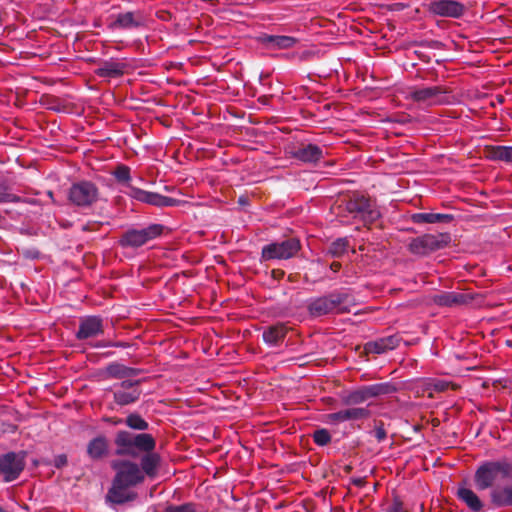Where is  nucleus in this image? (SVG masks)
<instances>
[{"instance_id":"nucleus-1","label":"nucleus","mask_w":512,"mask_h":512,"mask_svg":"<svg viewBox=\"0 0 512 512\" xmlns=\"http://www.w3.org/2000/svg\"><path fill=\"white\" fill-rule=\"evenodd\" d=\"M114 443L115 454L136 458L140 453H145L141 458V470L149 477H154L160 464V455L153 452L156 446L155 439L147 433L133 434L122 430L116 434Z\"/></svg>"},{"instance_id":"nucleus-2","label":"nucleus","mask_w":512,"mask_h":512,"mask_svg":"<svg viewBox=\"0 0 512 512\" xmlns=\"http://www.w3.org/2000/svg\"><path fill=\"white\" fill-rule=\"evenodd\" d=\"M503 478L512 477V462L506 459L488 461L480 465L474 475V481L478 490H485L492 487L498 476Z\"/></svg>"},{"instance_id":"nucleus-3","label":"nucleus","mask_w":512,"mask_h":512,"mask_svg":"<svg viewBox=\"0 0 512 512\" xmlns=\"http://www.w3.org/2000/svg\"><path fill=\"white\" fill-rule=\"evenodd\" d=\"M349 298L347 293L333 292L311 300L308 304V311L314 317L329 314L336 309L338 313L350 312V309L345 305Z\"/></svg>"},{"instance_id":"nucleus-4","label":"nucleus","mask_w":512,"mask_h":512,"mask_svg":"<svg viewBox=\"0 0 512 512\" xmlns=\"http://www.w3.org/2000/svg\"><path fill=\"white\" fill-rule=\"evenodd\" d=\"M345 210L354 218H359L364 223H372L380 217V212L375 203L363 194L353 193L345 201Z\"/></svg>"},{"instance_id":"nucleus-5","label":"nucleus","mask_w":512,"mask_h":512,"mask_svg":"<svg viewBox=\"0 0 512 512\" xmlns=\"http://www.w3.org/2000/svg\"><path fill=\"white\" fill-rule=\"evenodd\" d=\"M451 241L450 234H424L416 237L409 243V251L415 255L424 256L431 252L443 249Z\"/></svg>"},{"instance_id":"nucleus-6","label":"nucleus","mask_w":512,"mask_h":512,"mask_svg":"<svg viewBox=\"0 0 512 512\" xmlns=\"http://www.w3.org/2000/svg\"><path fill=\"white\" fill-rule=\"evenodd\" d=\"M301 249L297 238H289L281 242H273L262 248L261 260H287L294 257Z\"/></svg>"},{"instance_id":"nucleus-7","label":"nucleus","mask_w":512,"mask_h":512,"mask_svg":"<svg viewBox=\"0 0 512 512\" xmlns=\"http://www.w3.org/2000/svg\"><path fill=\"white\" fill-rule=\"evenodd\" d=\"M112 468L116 471L113 480L117 484L127 487L135 486L144 480V474L138 464L127 460H114L111 463Z\"/></svg>"},{"instance_id":"nucleus-8","label":"nucleus","mask_w":512,"mask_h":512,"mask_svg":"<svg viewBox=\"0 0 512 512\" xmlns=\"http://www.w3.org/2000/svg\"><path fill=\"white\" fill-rule=\"evenodd\" d=\"M162 231L163 226L160 224H152L143 229H131L121 236L119 244L122 247L137 248L161 235Z\"/></svg>"},{"instance_id":"nucleus-9","label":"nucleus","mask_w":512,"mask_h":512,"mask_svg":"<svg viewBox=\"0 0 512 512\" xmlns=\"http://www.w3.org/2000/svg\"><path fill=\"white\" fill-rule=\"evenodd\" d=\"M98 188L89 181L75 183L69 189V200L76 206L88 207L98 199Z\"/></svg>"},{"instance_id":"nucleus-10","label":"nucleus","mask_w":512,"mask_h":512,"mask_svg":"<svg viewBox=\"0 0 512 512\" xmlns=\"http://www.w3.org/2000/svg\"><path fill=\"white\" fill-rule=\"evenodd\" d=\"M25 466L24 456L9 452L0 456V477L5 482L17 479Z\"/></svg>"},{"instance_id":"nucleus-11","label":"nucleus","mask_w":512,"mask_h":512,"mask_svg":"<svg viewBox=\"0 0 512 512\" xmlns=\"http://www.w3.org/2000/svg\"><path fill=\"white\" fill-rule=\"evenodd\" d=\"M140 382V380H124L115 385L113 391L115 403L119 406H126L138 401L142 394L138 387Z\"/></svg>"},{"instance_id":"nucleus-12","label":"nucleus","mask_w":512,"mask_h":512,"mask_svg":"<svg viewBox=\"0 0 512 512\" xmlns=\"http://www.w3.org/2000/svg\"><path fill=\"white\" fill-rule=\"evenodd\" d=\"M446 93V88L442 86L423 87L412 89L407 98L427 106H433L443 103L442 96Z\"/></svg>"},{"instance_id":"nucleus-13","label":"nucleus","mask_w":512,"mask_h":512,"mask_svg":"<svg viewBox=\"0 0 512 512\" xmlns=\"http://www.w3.org/2000/svg\"><path fill=\"white\" fill-rule=\"evenodd\" d=\"M128 194L132 198H134L140 202L154 205L157 207L176 206L179 204V200H177V199L166 197V196L160 195L158 193H154V192L144 191L142 189L132 187V186H129Z\"/></svg>"},{"instance_id":"nucleus-14","label":"nucleus","mask_w":512,"mask_h":512,"mask_svg":"<svg viewBox=\"0 0 512 512\" xmlns=\"http://www.w3.org/2000/svg\"><path fill=\"white\" fill-rule=\"evenodd\" d=\"M464 10V5L455 0H435L429 4V11L442 17L459 18Z\"/></svg>"},{"instance_id":"nucleus-15","label":"nucleus","mask_w":512,"mask_h":512,"mask_svg":"<svg viewBox=\"0 0 512 512\" xmlns=\"http://www.w3.org/2000/svg\"><path fill=\"white\" fill-rule=\"evenodd\" d=\"M489 498L490 503L496 508L512 507V482L493 487Z\"/></svg>"},{"instance_id":"nucleus-16","label":"nucleus","mask_w":512,"mask_h":512,"mask_svg":"<svg viewBox=\"0 0 512 512\" xmlns=\"http://www.w3.org/2000/svg\"><path fill=\"white\" fill-rule=\"evenodd\" d=\"M125 485L117 484V481L113 480L112 487L109 489L106 500L111 504H124L136 499L137 494L135 492H128Z\"/></svg>"},{"instance_id":"nucleus-17","label":"nucleus","mask_w":512,"mask_h":512,"mask_svg":"<svg viewBox=\"0 0 512 512\" xmlns=\"http://www.w3.org/2000/svg\"><path fill=\"white\" fill-rule=\"evenodd\" d=\"M102 332V320L98 317L91 316L81 321L76 336L78 339L83 340L94 337Z\"/></svg>"},{"instance_id":"nucleus-18","label":"nucleus","mask_w":512,"mask_h":512,"mask_svg":"<svg viewBox=\"0 0 512 512\" xmlns=\"http://www.w3.org/2000/svg\"><path fill=\"white\" fill-rule=\"evenodd\" d=\"M400 343V337L398 335H390L387 337L380 338L376 341L368 342L365 345V350L368 353L381 354L388 350L396 348Z\"/></svg>"},{"instance_id":"nucleus-19","label":"nucleus","mask_w":512,"mask_h":512,"mask_svg":"<svg viewBox=\"0 0 512 512\" xmlns=\"http://www.w3.org/2000/svg\"><path fill=\"white\" fill-rule=\"evenodd\" d=\"M293 156L306 163H315L323 157L322 149L314 144H307L299 146L293 151Z\"/></svg>"},{"instance_id":"nucleus-20","label":"nucleus","mask_w":512,"mask_h":512,"mask_svg":"<svg viewBox=\"0 0 512 512\" xmlns=\"http://www.w3.org/2000/svg\"><path fill=\"white\" fill-rule=\"evenodd\" d=\"M472 298L467 294L443 292L433 296V302L439 306H458L468 303Z\"/></svg>"},{"instance_id":"nucleus-21","label":"nucleus","mask_w":512,"mask_h":512,"mask_svg":"<svg viewBox=\"0 0 512 512\" xmlns=\"http://www.w3.org/2000/svg\"><path fill=\"white\" fill-rule=\"evenodd\" d=\"M141 373V369L128 367L117 362L111 363L106 367L107 376L115 379H127L138 376Z\"/></svg>"},{"instance_id":"nucleus-22","label":"nucleus","mask_w":512,"mask_h":512,"mask_svg":"<svg viewBox=\"0 0 512 512\" xmlns=\"http://www.w3.org/2000/svg\"><path fill=\"white\" fill-rule=\"evenodd\" d=\"M125 68V63L106 61L96 69L95 73L100 77L115 78L123 75Z\"/></svg>"},{"instance_id":"nucleus-23","label":"nucleus","mask_w":512,"mask_h":512,"mask_svg":"<svg viewBox=\"0 0 512 512\" xmlns=\"http://www.w3.org/2000/svg\"><path fill=\"white\" fill-rule=\"evenodd\" d=\"M288 332V328L282 324L278 323L276 325H272L267 327L263 332V340L270 345H277L282 342Z\"/></svg>"},{"instance_id":"nucleus-24","label":"nucleus","mask_w":512,"mask_h":512,"mask_svg":"<svg viewBox=\"0 0 512 512\" xmlns=\"http://www.w3.org/2000/svg\"><path fill=\"white\" fill-rule=\"evenodd\" d=\"M457 495L471 511L482 512L484 504L473 490L469 488H459Z\"/></svg>"},{"instance_id":"nucleus-25","label":"nucleus","mask_w":512,"mask_h":512,"mask_svg":"<svg viewBox=\"0 0 512 512\" xmlns=\"http://www.w3.org/2000/svg\"><path fill=\"white\" fill-rule=\"evenodd\" d=\"M368 399H370V396L366 386H363L357 390L350 391L341 396V402L346 406L359 405Z\"/></svg>"},{"instance_id":"nucleus-26","label":"nucleus","mask_w":512,"mask_h":512,"mask_svg":"<svg viewBox=\"0 0 512 512\" xmlns=\"http://www.w3.org/2000/svg\"><path fill=\"white\" fill-rule=\"evenodd\" d=\"M141 24V18L134 12H126L117 15L116 20L111 24L112 28H132Z\"/></svg>"},{"instance_id":"nucleus-27","label":"nucleus","mask_w":512,"mask_h":512,"mask_svg":"<svg viewBox=\"0 0 512 512\" xmlns=\"http://www.w3.org/2000/svg\"><path fill=\"white\" fill-rule=\"evenodd\" d=\"M453 220L450 214L440 213H418L413 215V221L416 223H449Z\"/></svg>"},{"instance_id":"nucleus-28","label":"nucleus","mask_w":512,"mask_h":512,"mask_svg":"<svg viewBox=\"0 0 512 512\" xmlns=\"http://www.w3.org/2000/svg\"><path fill=\"white\" fill-rule=\"evenodd\" d=\"M87 452L93 459H99L107 452V442L104 437H97L89 442Z\"/></svg>"},{"instance_id":"nucleus-29","label":"nucleus","mask_w":512,"mask_h":512,"mask_svg":"<svg viewBox=\"0 0 512 512\" xmlns=\"http://www.w3.org/2000/svg\"><path fill=\"white\" fill-rule=\"evenodd\" d=\"M366 387L370 398L392 394L397 391V387L389 382L368 385Z\"/></svg>"},{"instance_id":"nucleus-30","label":"nucleus","mask_w":512,"mask_h":512,"mask_svg":"<svg viewBox=\"0 0 512 512\" xmlns=\"http://www.w3.org/2000/svg\"><path fill=\"white\" fill-rule=\"evenodd\" d=\"M264 42L272 43L279 49H288L295 45L296 39L290 36H266Z\"/></svg>"},{"instance_id":"nucleus-31","label":"nucleus","mask_w":512,"mask_h":512,"mask_svg":"<svg viewBox=\"0 0 512 512\" xmlns=\"http://www.w3.org/2000/svg\"><path fill=\"white\" fill-rule=\"evenodd\" d=\"M344 413L346 421L367 419L371 414L370 410L365 407H350L344 409Z\"/></svg>"},{"instance_id":"nucleus-32","label":"nucleus","mask_w":512,"mask_h":512,"mask_svg":"<svg viewBox=\"0 0 512 512\" xmlns=\"http://www.w3.org/2000/svg\"><path fill=\"white\" fill-rule=\"evenodd\" d=\"M490 157L494 160H500V161L512 163V147H509V146L493 147L490 151Z\"/></svg>"},{"instance_id":"nucleus-33","label":"nucleus","mask_w":512,"mask_h":512,"mask_svg":"<svg viewBox=\"0 0 512 512\" xmlns=\"http://www.w3.org/2000/svg\"><path fill=\"white\" fill-rule=\"evenodd\" d=\"M125 423L129 428L139 431L147 430L149 427L148 423L139 414L136 413L128 415Z\"/></svg>"},{"instance_id":"nucleus-34","label":"nucleus","mask_w":512,"mask_h":512,"mask_svg":"<svg viewBox=\"0 0 512 512\" xmlns=\"http://www.w3.org/2000/svg\"><path fill=\"white\" fill-rule=\"evenodd\" d=\"M348 248V241L344 238H339L332 242L328 248V253L333 257L342 256Z\"/></svg>"},{"instance_id":"nucleus-35","label":"nucleus","mask_w":512,"mask_h":512,"mask_svg":"<svg viewBox=\"0 0 512 512\" xmlns=\"http://www.w3.org/2000/svg\"><path fill=\"white\" fill-rule=\"evenodd\" d=\"M113 174L118 182L127 184L128 187L130 186L128 184V182L130 181V169L127 166H118Z\"/></svg>"},{"instance_id":"nucleus-36","label":"nucleus","mask_w":512,"mask_h":512,"mask_svg":"<svg viewBox=\"0 0 512 512\" xmlns=\"http://www.w3.org/2000/svg\"><path fill=\"white\" fill-rule=\"evenodd\" d=\"M20 198L9 192L6 185H0V203L19 202Z\"/></svg>"},{"instance_id":"nucleus-37","label":"nucleus","mask_w":512,"mask_h":512,"mask_svg":"<svg viewBox=\"0 0 512 512\" xmlns=\"http://www.w3.org/2000/svg\"><path fill=\"white\" fill-rule=\"evenodd\" d=\"M313 439L318 445H326L331 441V436L325 429L316 430L313 434Z\"/></svg>"},{"instance_id":"nucleus-38","label":"nucleus","mask_w":512,"mask_h":512,"mask_svg":"<svg viewBox=\"0 0 512 512\" xmlns=\"http://www.w3.org/2000/svg\"><path fill=\"white\" fill-rule=\"evenodd\" d=\"M448 387V383L444 381H435L433 383H428L426 386V391H429V397H433L432 391L442 392L445 391Z\"/></svg>"},{"instance_id":"nucleus-39","label":"nucleus","mask_w":512,"mask_h":512,"mask_svg":"<svg viewBox=\"0 0 512 512\" xmlns=\"http://www.w3.org/2000/svg\"><path fill=\"white\" fill-rule=\"evenodd\" d=\"M166 512H196L193 504H183L179 506H168Z\"/></svg>"},{"instance_id":"nucleus-40","label":"nucleus","mask_w":512,"mask_h":512,"mask_svg":"<svg viewBox=\"0 0 512 512\" xmlns=\"http://www.w3.org/2000/svg\"><path fill=\"white\" fill-rule=\"evenodd\" d=\"M345 413H344V410H340L338 412H335V413H331V414H328L327 415V421L329 423H340V422H345Z\"/></svg>"},{"instance_id":"nucleus-41","label":"nucleus","mask_w":512,"mask_h":512,"mask_svg":"<svg viewBox=\"0 0 512 512\" xmlns=\"http://www.w3.org/2000/svg\"><path fill=\"white\" fill-rule=\"evenodd\" d=\"M375 437L379 442L383 441L386 438V431L384 429L383 423H380V425L376 426Z\"/></svg>"},{"instance_id":"nucleus-42","label":"nucleus","mask_w":512,"mask_h":512,"mask_svg":"<svg viewBox=\"0 0 512 512\" xmlns=\"http://www.w3.org/2000/svg\"><path fill=\"white\" fill-rule=\"evenodd\" d=\"M54 464L57 468H61L67 464V457L64 454L55 457Z\"/></svg>"},{"instance_id":"nucleus-43","label":"nucleus","mask_w":512,"mask_h":512,"mask_svg":"<svg viewBox=\"0 0 512 512\" xmlns=\"http://www.w3.org/2000/svg\"><path fill=\"white\" fill-rule=\"evenodd\" d=\"M387 512H406L403 509L402 503L399 500H395L394 503L389 507Z\"/></svg>"},{"instance_id":"nucleus-44","label":"nucleus","mask_w":512,"mask_h":512,"mask_svg":"<svg viewBox=\"0 0 512 512\" xmlns=\"http://www.w3.org/2000/svg\"><path fill=\"white\" fill-rule=\"evenodd\" d=\"M272 276L275 279H280V278H282L284 276V271L283 270H273L272 271Z\"/></svg>"},{"instance_id":"nucleus-45","label":"nucleus","mask_w":512,"mask_h":512,"mask_svg":"<svg viewBox=\"0 0 512 512\" xmlns=\"http://www.w3.org/2000/svg\"><path fill=\"white\" fill-rule=\"evenodd\" d=\"M341 268V264L339 262H333L331 264V269L335 272H337Z\"/></svg>"},{"instance_id":"nucleus-46","label":"nucleus","mask_w":512,"mask_h":512,"mask_svg":"<svg viewBox=\"0 0 512 512\" xmlns=\"http://www.w3.org/2000/svg\"><path fill=\"white\" fill-rule=\"evenodd\" d=\"M305 358H306V356H303V357L297 358V359H296L297 364H298L299 366H302V365H304L305 363H307V361H305Z\"/></svg>"},{"instance_id":"nucleus-47","label":"nucleus","mask_w":512,"mask_h":512,"mask_svg":"<svg viewBox=\"0 0 512 512\" xmlns=\"http://www.w3.org/2000/svg\"><path fill=\"white\" fill-rule=\"evenodd\" d=\"M47 194H48V196H49L51 199H53V193H52V191H48V193H47Z\"/></svg>"},{"instance_id":"nucleus-48","label":"nucleus","mask_w":512,"mask_h":512,"mask_svg":"<svg viewBox=\"0 0 512 512\" xmlns=\"http://www.w3.org/2000/svg\"><path fill=\"white\" fill-rule=\"evenodd\" d=\"M362 481L361 480H356V483L359 485Z\"/></svg>"},{"instance_id":"nucleus-49","label":"nucleus","mask_w":512,"mask_h":512,"mask_svg":"<svg viewBox=\"0 0 512 512\" xmlns=\"http://www.w3.org/2000/svg\"><path fill=\"white\" fill-rule=\"evenodd\" d=\"M0 512H5L2 508H0Z\"/></svg>"}]
</instances>
